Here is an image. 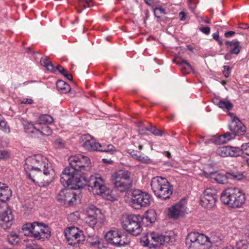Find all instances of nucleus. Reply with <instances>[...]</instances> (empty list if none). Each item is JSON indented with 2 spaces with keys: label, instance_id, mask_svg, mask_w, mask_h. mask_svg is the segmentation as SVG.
I'll use <instances>...</instances> for the list:
<instances>
[{
  "label": "nucleus",
  "instance_id": "f257e3e1",
  "mask_svg": "<svg viewBox=\"0 0 249 249\" xmlns=\"http://www.w3.org/2000/svg\"><path fill=\"white\" fill-rule=\"evenodd\" d=\"M70 166L66 167L60 176V181L64 186L70 189L61 190L57 196V200L61 204L70 206L73 204L79 197L72 190L83 188L88 186L89 190L94 195H108L109 191L105 185L104 179L101 177L90 176L89 180L82 176L90 169V160L87 156L77 155L71 156L68 159Z\"/></svg>",
  "mask_w": 249,
  "mask_h": 249
},
{
  "label": "nucleus",
  "instance_id": "f03ea898",
  "mask_svg": "<svg viewBox=\"0 0 249 249\" xmlns=\"http://www.w3.org/2000/svg\"><path fill=\"white\" fill-rule=\"evenodd\" d=\"M220 200L232 208H240L246 200L245 195L239 189L231 188L226 189L221 194Z\"/></svg>",
  "mask_w": 249,
  "mask_h": 249
},
{
  "label": "nucleus",
  "instance_id": "7ed1b4c3",
  "mask_svg": "<svg viewBox=\"0 0 249 249\" xmlns=\"http://www.w3.org/2000/svg\"><path fill=\"white\" fill-rule=\"evenodd\" d=\"M150 184L153 193L158 198L166 200L169 198L173 193L170 182L165 178L154 177Z\"/></svg>",
  "mask_w": 249,
  "mask_h": 249
},
{
  "label": "nucleus",
  "instance_id": "20e7f679",
  "mask_svg": "<svg viewBox=\"0 0 249 249\" xmlns=\"http://www.w3.org/2000/svg\"><path fill=\"white\" fill-rule=\"evenodd\" d=\"M131 173L127 170H119L112 174L111 180L114 187L123 193L130 190L132 186Z\"/></svg>",
  "mask_w": 249,
  "mask_h": 249
},
{
  "label": "nucleus",
  "instance_id": "39448f33",
  "mask_svg": "<svg viewBox=\"0 0 249 249\" xmlns=\"http://www.w3.org/2000/svg\"><path fill=\"white\" fill-rule=\"evenodd\" d=\"M24 169H35L43 172L44 175L47 176L53 172L51 165L48 160L40 155L28 158L26 160Z\"/></svg>",
  "mask_w": 249,
  "mask_h": 249
},
{
  "label": "nucleus",
  "instance_id": "423d86ee",
  "mask_svg": "<svg viewBox=\"0 0 249 249\" xmlns=\"http://www.w3.org/2000/svg\"><path fill=\"white\" fill-rule=\"evenodd\" d=\"M185 243L188 249H209L211 243L209 238L204 234L196 232L189 233Z\"/></svg>",
  "mask_w": 249,
  "mask_h": 249
},
{
  "label": "nucleus",
  "instance_id": "0eeeda50",
  "mask_svg": "<svg viewBox=\"0 0 249 249\" xmlns=\"http://www.w3.org/2000/svg\"><path fill=\"white\" fill-rule=\"evenodd\" d=\"M122 220L123 229L131 234L137 236L141 233L142 218L139 215L129 214L123 217Z\"/></svg>",
  "mask_w": 249,
  "mask_h": 249
},
{
  "label": "nucleus",
  "instance_id": "6e6552de",
  "mask_svg": "<svg viewBox=\"0 0 249 249\" xmlns=\"http://www.w3.org/2000/svg\"><path fill=\"white\" fill-rule=\"evenodd\" d=\"M205 176L212 179H213L216 182L220 184H226L228 182L229 179L241 180L244 178L243 174L235 171L227 172L224 175L217 172L205 171Z\"/></svg>",
  "mask_w": 249,
  "mask_h": 249
},
{
  "label": "nucleus",
  "instance_id": "1a4fd4ad",
  "mask_svg": "<svg viewBox=\"0 0 249 249\" xmlns=\"http://www.w3.org/2000/svg\"><path fill=\"white\" fill-rule=\"evenodd\" d=\"M151 201V197L149 194L140 190H136L132 194L130 204L133 208L140 209L142 207L149 206Z\"/></svg>",
  "mask_w": 249,
  "mask_h": 249
},
{
  "label": "nucleus",
  "instance_id": "9d476101",
  "mask_svg": "<svg viewBox=\"0 0 249 249\" xmlns=\"http://www.w3.org/2000/svg\"><path fill=\"white\" fill-rule=\"evenodd\" d=\"M104 219L105 216L100 209L93 205L89 206L85 221L90 227L93 228L97 223H103Z\"/></svg>",
  "mask_w": 249,
  "mask_h": 249
},
{
  "label": "nucleus",
  "instance_id": "9b49d317",
  "mask_svg": "<svg viewBox=\"0 0 249 249\" xmlns=\"http://www.w3.org/2000/svg\"><path fill=\"white\" fill-rule=\"evenodd\" d=\"M65 236L69 244L74 246L83 244L85 239L83 231L75 227L68 228L65 231Z\"/></svg>",
  "mask_w": 249,
  "mask_h": 249
},
{
  "label": "nucleus",
  "instance_id": "f8f14e48",
  "mask_svg": "<svg viewBox=\"0 0 249 249\" xmlns=\"http://www.w3.org/2000/svg\"><path fill=\"white\" fill-rule=\"evenodd\" d=\"M105 238L108 243L116 247L124 246L130 242L126 235L119 231H111L105 235Z\"/></svg>",
  "mask_w": 249,
  "mask_h": 249
},
{
  "label": "nucleus",
  "instance_id": "ddd939ff",
  "mask_svg": "<svg viewBox=\"0 0 249 249\" xmlns=\"http://www.w3.org/2000/svg\"><path fill=\"white\" fill-rule=\"evenodd\" d=\"M217 197L215 189L208 188L204 191L203 196L200 198V204L206 209H211L215 206Z\"/></svg>",
  "mask_w": 249,
  "mask_h": 249
},
{
  "label": "nucleus",
  "instance_id": "4468645a",
  "mask_svg": "<svg viewBox=\"0 0 249 249\" xmlns=\"http://www.w3.org/2000/svg\"><path fill=\"white\" fill-rule=\"evenodd\" d=\"M26 176L35 184L39 186H45L49 185L48 182L45 181L43 172L35 169H24Z\"/></svg>",
  "mask_w": 249,
  "mask_h": 249
},
{
  "label": "nucleus",
  "instance_id": "2eb2a0df",
  "mask_svg": "<svg viewBox=\"0 0 249 249\" xmlns=\"http://www.w3.org/2000/svg\"><path fill=\"white\" fill-rule=\"evenodd\" d=\"M0 226L3 229L10 228L13 223V216L12 211L8 207L3 208L0 205Z\"/></svg>",
  "mask_w": 249,
  "mask_h": 249
},
{
  "label": "nucleus",
  "instance_id": "dca6fc26",
  "mask_svg": "<svg viewBox=\"0 0 249 249\" xmlns=\"http://www.w3.org/2000/svg\"><path fill=\"white\" fill-rule=\"evenodd\" d=\"M81 145L86 150L89 151H98L101 144L96 142L90 135L85 134L81 136L80 138Z\"/></svg>",
  "mask_w": 249,
  "mask_h": 249
},
{
  "label": "nucleus",
  "instance_id": "f3484780",
  "mask_svg": "<svg viewBox=\"0 0 249 249\" xmlns=\"http://www.w3.org/2000/svg\"><path fill=\"white\" fill-rule=\"evenodd\" d=\"M216 154L222 157H237L241 154V151L238 147L226 146L218 147Z\"/></svg>",
  "mask_w": 249,
  "mask_h": 249
},
{
  "label": "nucleus",
  "instance_id": "a211bd4d",
  "mask_svg": "<svg viewBox=\"0 0 249 249\" xmlns=\"http://www.w3.org/2000/svg\"><path fill=\"white\" fill-rule=\"evenodd\" d=\"M229 128L235 136L243 135L246 132V126L237 118L231 123Z\"/></svg>",
  "mask_w": 249,
  "mask_h": 249
},
{
  "label": "nucleus",
  "instance_id": "6ab92c4d",
  "mask_svg": "<svg viewBox=\"0 0 249 249\" xmlns=\"http://www.w3.org/2000/svg\"><path fill=\"white\" fill-rule=\"evenodd\" d=\"M149 236L152 240L155 243H152L153 246L155 247H158L159 245H163L165 243L170 242L171 238L170 236L160 234L155 232H151Z\"/></svg>",
  "mask_w": 249,
  "mask_h": 249
},
{
  "label": "nucleus",
  "instance_id": "aec40b11",
  "mask_svg": "<svg viewBox=\"0 0 249 249\" xmlns=\"http://www.w3.org/2000/svg\"><path fill=\"white\" fill-rule=\"evenodd\" d=\"M184 206L180 201L169 208V215L170 217L177 219L183 215Z\"/></svg>",
  "mask_w": 249,
  "mask_h": 249
},
{
  "label": "nucleus",
  "instance_id": "412c9836",
  "mask_svg": "<svg viewBox=\"0 0 249 249\" xmlns=\"http://www.w3.org/2000/svg\"><path fill=\"white\" fill-rule=\"evenodd\" d=\"M12 196V190L5 184L0 182V201L5 202L10 199Z\"/></svg>",
  "mask_w": 249,
  "mask_h": 249
},
{
  "label": "nucleus",
  "instance_id": "4be33fe9",
  "mask_svg": "<svg viewBox=\"0 0 249 249\" xmlns=\"http://www.w3.org/2000/svg\"><path fill=\"white\" fill-rule=\"evenodd\" d=\"M130 154L134 159L143 163H151L152 160L147 156L144 154H141L139 152L135 150H132Z\"/></svg>",
  "mask_w": 249,
  "mask_h": 249
},
{
  "label": "nucleus",
  "instance_id": "5701e85b",
  "mask_svg": "<svg viewBox=\"0 0 249 249\" xmlns=\"http://www.w3.org/2000/svg\"><path fill=\"white\" fill-rule=\"evenodd\" d=\"M225 44L227 48L233 46V48L230 50V53L238 54L240 53L241 47L240 45V42L238 40L235 39L231 41H227Z\"/></svg>",
  "mask_w": 249,
  "mask_h": 249
},
{
  "label": "nucleus",
  "instance_id": "b1692460",
  "mask_svg": "<svg viewBox=\"0 0 249 249\" xmlns=\"http://www.w3.org/2000/svg\"><path fill=\"white\" fill-rule=\"evenodd\" d=\"M177 64L180 66V69L182 73H188L193 71L192 66L184 60L179 59L176 61Z\"/></svg>",
  "mask_w": 249,
  "mask_h": 249
},
{
  "label": "nucleus",
  "instance_id": "393cba45",
  "mask_svg": "<svg viewBox=\"0 0 249 249\" xmlns=\"http://www.w3.org/2000/svg\"><path fill=\"white\" fill-rule=\"evenodd\" d=\"M56 85L57 89L61 93H67L71 90L70 85L63 80H58Z\"/></svg>",
  "mask_w": 249,
  "mask_h": 249
},
{
  "label": "nucleus",
  "instance_id": "a878e982",
  "mask_svg": "<svg viewBox=\"0 0 249 249\" xmlns=\"http://www.w3.org/2000/svg\"><path fill=\"white\" fill-rule=\"evenodd\" d=\"M43 226V223L38 222H33V234L32 236L38 239L41 237L40 230Z\"/></svg>",
  "mask_w": 249,
  "mask_h": 249
},
{
  "label": "nucleus",
  "instance_id": "bb28decb",
  "mask_svg": "<svg viewBox=\"0 0 249 249\" xmlns=\"http://www.w3.org/2000/svg\"><path fill=\"white\" fill-rule=\"evenodd\" d=\"M7 239L8 242L13 245H17L20 242V238L19 234L11 232L7 236Z\"/></svg>",
  "mask_w": 249,
  "mask_h": 249
},
{
  "label": "nucleus",
  "instance_id": "cd10ccee",
  "mask_svg": "<svg viewBox=\"0 0 249 249\" xmlns=\"http://www.w3.org/2000/svg\"><path fill=\"white\" fill-rule=\"evenodd\" d=\"M38 123L36 124V125H41V124H51L53 121V117L48 114L41 115L38 120Z\"/></svg>",
  "mask_w": 249,
  "mask_h": 249
},
{
  "label": "nucleus",
  "instance_id": "c85d7f7f",
  "mask_svg": "<svg viewBox=\"0 0 249 249\" xmlns=\"http://www.w3.org/2000/svg\"><path fill=\"white\" fill-rule=\"evenodd\" d=\"M41 64L45 67L48 71L54 72L55 68L47 56L42 57L40 59Z\"/></svg>",
  "mask_w": 249,
  "mask_h": 249
},
{
  "label": "nucleus",
  "instance_id": "c756f323",
  "mask_svg": "<svg viewBox=\"0 0 249 249\" xmlns=\"http://www.w3.org/2000/svg\"><path fill=\"white\" fill-rule=\"evenodd\" d=\"M33 223H27L24 224L22 227V230L24 234L28 236H32Z\"/></svg>",
  "mask_w": 249,
  "mask_h": 249
},
{
  "label": "nucleus",
  "instance_id": "7c9ffc66",
  "mask_svg": "<svg viewBox=\"0 0 249 249\" xmlns=\"http://www.w3.org/2000/svg\"><path fill=\"white\" fill-rule=\"evenodd\" d=\"M41 237L39 240H44V238H49L51 236V231L48 226L43 223L42 227L40 230Z\"/></svg>",
  "mask_w": 249,
  "mask_h": 249
},
{
  "label": "nucleus",
  "instance_id": "2f4dec72",
  "mask_svg": "<svg viewBox=\"0 0 249 249\" xmlns=\"http://www.w3.org/2000/svg\"><path fill=\"white\" fill-rule=\"evenodd\" d=\"M99 151L104 152L106 153H110L113 154L114 152L116 151L115 147L111 144L108 145H101L99 147Z\"/></svg>",
  "mask_w": 249,
  "mask_h": 249
},
{
  "label": "nucleus",
  "instance_id": "473e14b6",
  "mask_svg": "<svg viewBox=\"0 0 249 249\" xmlns=\"http://www.w3.org/2000/svg\"><path fill=\"white\" fill-rule=\"evenodd\" d=\"M36 132H39L42 135H45L47 136L51 135L52 132L51 129L46 124H43L41 129L37 126Z\"/></svg>",
  "mask_w": 249,
  "mask_h": 249
},
{
  "label": "nucleus",
  "instance_id": "72a5a7b5",
  "mask_svg": "<svg viewBox=\"0 0 249 249\" xmlns=\"http://www.w3.org/2000/svg\"><path fill=\"white\" fill-rule=\"evenodd\" d=\"M139 130L140 131H141V133L143 134L144 133V131L145 130H148L150 131L152 134L156 136H161L163 134V131L161 130L156 129L153 127H144V129L143 128H139Z\"/></svg>",
  "mask_w": 249,
  "mask_h": 249
},
{
  "label": "nucleus",
  "instance_id": "f704fd0d",
  "mask_svg": "<svg viewBox=\"0 0 249 249\" xmlns=\"http://www.w3.org/2000/svg\"><path fill=\"white\" fill-rule=\"evenodd\" d=\"M24 128L26 133L32 134L35 132V130L36 131L37 125L35 126L32 124L27 123L24 124Z\"/></svg>",
  "mask_w": 249,
  "mask_h": 249
},
{
  "label": "nucleus",
  "instance_id": "c9c22d12",
  "mask_svg": "<svg viewBox=\"0 0 249 249\" xmlns=\"http://www.w3.org/2000/svg\"><path fill=\"white\" fill-rule=\"evenodd\" d=\"M219 107L222 109L225 108L228 110H230L232 108L233 105L230 101L221 100Z\"/></svg>",
  "mask_w": 249,
  "mask_h": 249
},
{
  "label": "nucleus",
  "instance_id": "e433bc0d",
  "mask_svg": "<svg viewBox=\"0 0 249 249\" xmlns=\"http://www.w3.org/2000/svg\"><path fill=\"white\" fill-rule=\"evenodd\" d=\"M237 249H248V246L246 241L239 240L236 242V244Z\"/></svg>",
  "mask_w": 249,
  "mask_h": 249
},
{
  "label": "nucleus",
  "instance_id": "4c0bfd02",
  "mask_svg": "<svg viewBox=\"0 0 249 249\" xmlns=\"http://www.w3.org/2000/svg\"><path fill=\"white\" fill-rule=\"evenodd\" d=\"M0 129L5 133H8L10 132V128L7 125V123L5 121L1 120L0 121Z\"/></svg>",
  "mask_w": 249,
  "mask_h": 249
},
{
  "label": "nucleus",
  "instance_id": "58836bf2",
  "mask_svg": "<svg viewBox=\"0 0 249 249\" xmlns=\"http://www.w3.org/2000/svg\"><path fill=\"white\" fill-rule=\"evenodd\" d=\"M92 1V0H79V5L83 9H85L87 7H90V4Z\"/></svg>",
  "mask_w": 249,
  "mask_h": 249
},
{
  "label": "nucleus",
  "instance_id": "ea45409f",
  "mask_svg": "<svg viewBox=\"0 0 249 249\" xmlns=\"http://www.w3.org/2000/svg\"><path fill=\"white\" fill-rule=\"evenodd\" d=\"M154 15L157 18H160V14H165V10L164 9L161 7H157L154 9Z\"/></svg>",
  "mask_w": 249,
  "mask_h": 249
},
{
  "label": "nucleus",
  "instance_id": "a19ab883",
  "mask_svg": "<svg viewBox=\"0 0 249 249\" xmlns=\"http://www.w3.org/2000/svg\"><path fill=\"white\" fill-rule=\"evenodd\" d=\"M241 154L242 153L249 156V143L243 144L241 146Z\"/></svg>",
  "mask_w": 249,
  "mask_h": 249
},
{
  "label": "nucleus",
  "instance_id": "79ce46f5",
  "mask_svg": "<svg viewBox=\"0 0 249 249\" xmlns=\"http://www.w3.org/2000/svg\"><path fill=\"white\" fill-rule=\"evenodd\" d=\"M213 142L215 144L220 145L226 143V140L224 138L223 135L219 136L218 137L215 138L213 140Z\"/></svg>",
  "mask_w": 249,
  "mask_h": 249
},
{
  "label": "nucleus",
  "instance_id": "37998d69",
  "mask_svg": "<svg viewBox=\"0 0 249 249\" xmlns=\"http://www.w3.org/2000/svg\"><path fill=\"white\" fill-rule=\"evenodd\" d=\"M223 136L224 137V138L225 139V140H226V142H227L228 141L233 139L234 138L235 136L234 135V134L229 132L225 133L223 135Z\"/></svg>",
  "mask_w": 249,
  "mask_h": 249
},
{
  "label": "nucleus",
  "instance_id": "c03bdc74",
  "mask_svg": "<svg viewBox=\"0 0 249 249\" xmlns=\"http://www.w3.org/2000/svg\"><path fill=\"white\" fill-rule=\"evenodd\" d=\"M149 237L150 238L149 236V234L148 235H146L142 237L141 239V242L143 243L142 245L143 246H148L150 243V240L149 239Z\"/></svg>",
  "mask_w": 249,
  "mask_h": 249
},
{
  "label": "nucleus",
  "instance_id": "a18cd8bd",
  "mask_svg": "<svg viewBox=\"0 0 249 249\" xmlns=\"http://www.w3.org/2000/svg\"><path fill=\"white\" fill-rule=\"evenodd\" d=\"M10 157V154L8 151L0 150V159H7Z\"/></svg>",
  "mask_w": 249,
  "mask_h": 249
},
{
  "label": "nucleus",
  "instance_id": "49530a36",
  "mask_svg": "<svg viewBox=\"0 0 249 249\" xmlns=\"http://www.w3.org/2000/svg\"><path fill=\"white\" fill-rule=\"evenodd\" d=\"M223 68L224 69L223 72L224 76L226 78H228L229 76V75L230 73V68L228 66L225 65L223 67Z\"/></svg>",
  "mask_w": 249,
  "mask_h": 249
},
{
  "label": "nucleus",
  "instance_id": "de8ad7c7",
  "mask_svg": "<svg viewBox=\"0 0 249 249\" xmlns=\"http://www.w3.org/2000/svg\"><path fill=\"white\" fill-rule=\"evenodd\" d=\"M199 30L205 35H209L210 33V28L208 26L200 27Z\"/></svg>",
  "mask_w": 249,
  "mask_h": 249
},
{
  "label": "nucleus",
  "instance_id": "09e8293b",
  "mask_svg": "<svg viewBox=\"0 0 249 249\" xmlns=\"http://www.w3.org/2000/svg\"><path fill=\"white\" fill-rule=\"evenodd\" d=\"M55 68V71L54 72L56 71H58L61 74H64V72H66V71L67 70L66 69H65L64 67H63L62 66L60 65H58L57 66L54 67Z\"/></svg>",
  "mask_w": 249,
  "mask_h": 249
},
{
  "label": "nucleus",
  "instance_id": "8fccbe9b",
  "mask_svg": "<svg viewBox=\"0 0 249 249\" xmlns=\"http://www.w3.org/2000/svg\"><path fill=\"white\" fill-rule=\"evenodd\" d=\"M63 73L64 74H62V75H63L66 78H67V79L71 81H72V76L71 74L68 73L67 70H66V72H64Z\"/></svg>",
  "mask_w": 249,
  "mask_h": 249
},
{
  "label": "nucleus",
  "instance_id": "3c124183",
  "mask_svg": "<svg viewBox=\"0 0 249 249\" xmlns=\"http://www.w3.org/2000/svg\"><path fill=\"white\" fill-rule=\"evenodd\" d=\"M235 34L234 31H228L225 33L224 36L226 38H228L232 36Z\"/></svg>",
  "mask_w": 249,
  "mask_h": 249
},
{
  "label": "nucleus",
  "instance_id": "603ef678",
  "mask_svg": "<svg viewBox=\"0 0 249 249\" xmlns=\"http://www.w3.org/2000/svg\"><path fill=\"white\" fill-rule=\"evenodd\" d=\"M221 100L220 99H219L218 97H214L213 99V103L214 104H215L219 107L220 102H221Z\"/></svg>",
  "mask_w": 249,
  "mask_h": 249
},
{
  "label": "nucleus",
  "instance_id": "864d4df0",
  "mask_svg": "<svg viewBox=\"0 0 249 249\" xmlns=\"http://www.w3.org/2000/svg\"><path fill=\"white\" fill-rule=\"evenodd\" d=\"M144 219L146 220L147 222H149L150 223H153L155 221V219L154 218H152L149 216V215H147L145 216Z\"/></svg>",
  "mask_w": 249,
  "mask_h": 249
},
{
  "label": "nucleus",
  "instance_id": "5fc2aeb1",
  "mask_svg": "<svg viewBox=\"0 0 249 249\" xmlns=\"http://www.w3.org/2000/svg\"><path fill=\"white\" fill-rule=\"evenodd\" d=\"M179 16H180V20L181 21H184L186 19V14L184 12H181L179 13Z\"/></svg>",
  "mask_w": 249,
  "mask_h": 249
},
{
  "label": "nucleus",
  "instance_id": "6e6d98bb",
  "mask_svg": "<svg viewBox=\"0 0 249 249\" xmlns=\"http://www.w3.org/2000/svg\"><path fill=\"white\" fill-rule=\"evenodd\" d=\"M239 28L243 29H247L249 28V26L247 23H240L239 24Z\"/></svg>",
  "mask_w": 249,
  "mask_h": 249
},
{
  "label": "nucleus",
  "instance_id": "4d7b16f0",
  "mask_svg": "<svg viewBox=\"0 0 249 249\" xmlns=\"http://www.w3.org/2000/svg\"><path fill=\"white\" fill-rule=\"evenodd\" d=\"M100 243V242L99 241V239L97 238V237H96V240L95 241L90 242L91 245L94 246L99 245Z\"/></svg>",
  "mask_w": 249,
  "mask_h": 249
},
{
  "label": "nucleus",
  "instance_id": "13d9d810",
  "mask_svg": "<svg viewBox=\"0 0 249 249\" xmlns=\"http://www.w3.org/2000/svg\"><path fill=\"white\" fill-rule=\"evenodd\" d=\"M55 142V143L58 145H60L62 147H63L64 146L62 140L60 139H57Z\"/></svg>",
  "mask_w": 249,
  "mask_h": 249
},
{
  "label": "nucleus",
  "instance_id": "bf43d9fd",
  "mask_svg": "<svg viewBox=\"0 0 249 249\" xmlns=\"http://www.w3.org/2000/svg\"><path fill=\"white\" fill-rule=\"evenodd\" d=\"M213 38L214 39H215V40H218V39H219L218 32H217L213 34Z\"/></svg>",
  "mask_w": 249,
  "mask_h": 249
},
{
  "label": "nucleus",
  "instance_id": "052dcab7",
  "mask_svg": "<svg viewBox=\"0 0 249 249\" xmlns=\"http://www.w3.org/2000/svg\"><path fill=\"white\" fill-rule=\"evenodd\" d=\"M163 154L164 155H165L169 159H170L171 158V154L169 151H164L163 152Z\"/></svg>",
  "mask_w": 249,
  "mask_h": 249
},
{
  "label": "nucleus",
  "instance_id": "680f3d73",
  "mask_svg": "<svg viewBox=\"0 0 249 249\" xmlns=\"http://www.w3.org/2000/svg\"><path fill=\"white\" fill-rule=\"evenodd\" d=\"M231 53H230V52L229 53H227L225 55V58L226 60H230L231 59Z\"/></svg>",
  "mask_w": 249,
  "mask_h": 249
},
{
  "label": "nucleus",
  "instance_id": "e2e57ef3",
  "mask_svg": "<svg viewBox=\"0 0 249 249\" xmlns=\"http://www.w3.org/2000/svg\"><path fill=\"white\" fill-rule=\"evenodd\" d=\"M207 171V172H215L213 169H210L209 167L206 168L204 170V173L205 174V171Z\"/></svg>",
  "mask_w": 249,
  "mask_h": 249
},
{
  "label": "nucleus",
  "instance_id": "0e129e2a",
  "mask_svg": "<svg viewBox=\"0 0 249 249\" xmlns=\"http://www.w3.org/2000/svg\"><path fill=\"white\" fill-rule=\"evenodd\" d=\"M151 0H144L145 3L149 6H151L152 3L150 2Z\"/></svg>",
  "mask_w": 249,
  "mask_h": 249
},
{
  "label": "nucleus",
  "instance_id": "69168bd1",
  "mask_svg": "<svg viewBox=\"0 0 249 249\" xmlns=\"http://www.w3.org/2000/svg\"><path fill=\"white\" fill-rule=\"evenodd\" d=\"M187 49H188L189 51H191V52H193V50H194V49H193V48L191 46H190V45H188V46H187Z\"/></svg>",
  "mask_w": 249,
  "mask_h": 249
},
{
  "label": "nucleus",
  "instance_id": "338daca9",
  "mask_svg": "<svg viewBox=\"0 0 249 249\" xmlns=\"http://www.w3.org/2000/svg\"><path fill=\"white\" fill-rule=\"evenodd\" d=\"M216 41L218 42V43L220 46H221L222 45L223 42L221 40L218 39V40H216Z\"/></svg>",
  "mask_w": 249,
  "mask_h": 249
},
{
  "label": "nucleus",
  "instance_id": "774afa93",
  "mask_svg": "<svg viewBox=\"0 0 249 249\" xmlns=\"http://www.w3.org/2000/svg\"><path fill=\"white\" fill-rule=\"evenodd\" d=\"M223 249H233V247L231 246L223 248Z\"/></svg>",
  "mask_w": 249,
  "mask_h": 249
}]
</instances>
